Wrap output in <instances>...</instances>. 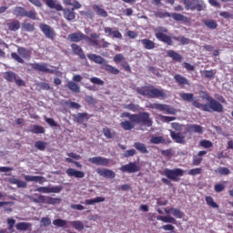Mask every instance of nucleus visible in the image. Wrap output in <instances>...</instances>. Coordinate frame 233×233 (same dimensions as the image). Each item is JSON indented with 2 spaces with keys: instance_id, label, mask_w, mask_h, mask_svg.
I'll return each instance as SVG.
<instances>
[{
  "instance_id": "obj_42",
  "label": "nucleus",
  "mask_w": 233,
  "mask_h": 233,
  "mask_svg": "<svg viewBox=\"0 0 233 233\" xmlns=\"http://www.w3.org/2000/svg\"><path fill=\"white\" fill-rule=\"evenodd\" d=\"M70 225H72L73 228L78 230L79 232L85 229V225L83 224V222H81V220L71 221Z\"/></svg>"
},
{
  "instance_id": "obj_53",
  "label": "nucleus",
  "mask_w": 233,
  "mask_h": 233,
  "mask_svg": "<svg viewBox=\"0 0 233 233\" xmlns=\"http://www.w3.org/2000/svg\"><path fill=\"white\" fill-rule=\"evenodd\" d=\"M65 105H66V106H69L70 108H74L75 110H79V108H81V105L77 104V102L66 100L65 102Z\"/></svg>"
},
{
  "instance_id": "obj_25",
  "label": "nucleus",
  "mask_w": 233,
  "mask_h": 233,
  "mask_svg": "<svg viewBox=\"0 0 233 233\" xmlns=\"http://www.w3.org/2000/svg\"><path fill=\"white\" fill-rule=\"evenodd\" d=\"M203 156H207V151H199L198 155L193 156V165L195 167H199L203 161Z\"/></svg>"
},
{
  "instance_id": "obj_50",
  "label": "nucleus",
  "mask_w": 233,
  "mask_h": 233,
  "mask_svg": "<svg viewBox=\"0 0 233 233\" xmlns=\"http://www.w3.org/2000/svg\"><path fill=\"white\" fill-rule=\"evenodd\" d=\"M155 15L158 17V19H165L167 17H171V14L164 11H157L155 12Z\"/></svg>"
},
{
  "instance_id": "obj_9",
  "label": "nucleus",
  "mask_w": 233,
  "mask_h": 233,
  "mask_svg": "<svg viewBox=\"0 0 233 233\" xmlns=\"http://www.w3.org/2000/svg\"><path fill=\"white\" fill-rule=\"evenodd\" d=\"M34 203H46L47 205H57V203H61V198H56L52 197H45L43 195H39L37 198H33Z\"/></svg>"
},
{
  "instance_id": "obj_51",
  "label": "nucleus",
  "mask_w": 233,
  "mask_h": 233,
  "mask_svg": "<svg viewBox=\"0 0 233 233\" xmlns=\"http://www.w3.org/2000/svg\"><path fill=\"white\" fill-rule=\"evenodd\" d=\"M167 106L165 104H152L150 108H155V110H159L160 112H165L167 110Z\"/></svg>"
},
{
  "instance_id": "obj_45",
  "label": "nucleus",
  "mask_w": 233,
  "mask_h": 233,
  "mask_svg": "<svg viewBox=\"0 0 233 233\" xmlns=\"http://www.w3.org/2000/svg\"><path fill=\"white\" fill-rule=\"evenodd\" d=\"M25 17H28L29 19H32V21H35V19H37V12H35V9L25 11Z\"/></svg>"
},
{
  "instance_id": "obj_47",
  "label": "nucleus",
  "mask_w": 233,
  "mask_h": 233,
  "mask_svg": "<svg viewBox=\"0 0 233 233\" xmlns=\"http://www.w3.org/2000/svg\"><path fill=\"white\" fill-rule=\"evenodd\" d=\"M194 8L198 12H203V10H206L207 5L203 0H198V3L196 5H194Z\"/></svg>"
},
{
  "instance_id": "obj_55",
  "label": "nucleus",
  "mask_w": 233,
  "mask_h": 233,
  "mask_svg": "<svg viewBox=\"0 0 233 233\" xmlns=\"http://www.w3.org/2000/svg\"><path fill=\"white\" fill-rule=\"evenodd\" d=\"M183 3L185 5L186 10H191L192 12H194V10H196V7H194L192 1L183 0Z\"/></svg>"
},
{
  "instance_id": "obj_48",
  "label": "nucleus",
  "mask_w": 233,
  "mask_h": 233,
  "mask_svg": "<svg viewBox=\"0 0 233 233\" xmlns=\"http://www.w3.org/2000/svg\"><path fill=\"white\" fill-rule=\"evenodd\" d=\"M46 145H48L46 142L41 140L35 143V147L37 148V150H40L41 152H44V150H46Z\"/></svg>"
},
{
  "instance_id": "obj_21",
  "label": "nucleus",
  "mask_w": 233,
  "mask_h": 233,
  "mask_svg": "<svg viewBox=\"0 0 233 233\" xmlns=\"http://www.w3.org/2000/svg\"><path fill=\"white\" fill-rule=\"evenodd\" d=\"M150 143L152 145H168L170 143H172V141L168 140L167 142V140H165V137L159 136H152L150 138Z\"/></svg>"
},
{
  "instance_id": "obj_6",
  "label": "nucleus",
  "mask_w": 233,
  "mask_h": 233,
  "mask_svg": "<svg viewBox=\"0 0 233 233\" xmlns=\"http://www.w3.org/2000/svg\"><path fill=\"white\" fill-rule=\"evenodd\" d=\"M167 34H168V28L160 26L156 29L155 35L158 41H161V43H165L168 46H172V37Z\"/></svg>"
},
{
  "instance_id": "obj_35",
  "label": "nucleus",
  "mask_w": 233,
  "mask_h": 233,
  "mask_svg": "<svg viewBox=\"0 0 233 233\" xmlns=\"http://www.w3.org/2000/svg\"><path fill=\"white\" fill-rule=\"evenodd\" d=\"M28 132H31V134H45L46 130L42 126L33 125L30 126Z\"/></svg>"
},
{
  "instance_id": "obj_33",
  "label": "nucleus",
  "mask_w": 233,
  "mask_h": 233,
  "mask_svg": "<svg viewBox=\"0 0 233 233\" xmlns=\"http://www.w3.org/2000/svg\"><path fill=\"white\" fill-rule=\"evenodd\" d=\"M171 17L174 21H182L183 23H190V18L179 14V13H172Z\"/></svg>"
},
{
  "instance_id": "obj_13",
  "label": "nucleus",
  "mask_w": 233,
  "mask_h": 233,
  "mask_svg": "<svg viewBox=\"0 0 233 233\" xmlns=\"http://www.w3.org/2000/svg\"><path fill=\"white\" fill-rule=\"evenodd\" d=\"M121 172H127V174H136V172H139L141 167L136 165V162H129L127 165H124L120 167Z\"/></svg>"
},
{
  "instance_id": "obj_43",
  "label": "nucleus",
  "mask_w": 233,
  "mask_h": 233,
  "mask_svg": "<svg viewBox=\"0 0 233 233\" xmlns=\"http://www.w3.org/2000/svg\"><path fill=\"white\" fill-rule=\"evenodd\" d=\"M103 201H105L104 197H96L93 199H86L84 203L85 205H95V203H103Z\"/></svg>"
},
{
  "instance_id": "obj_63",
  "label": "nucleus",
  "mask_w": 233,
  "mask_h": 233,
  "mask_svg": "<svg viewBox=\"0 0 233 233\" xmlns=\"http://www.w3.org/2000/svg\"><path fill=\"white\" fill-rule=\"evenodd\" d=\"M45 121H46V123H47V125H49V127H57V122H56V120H54V118H48V117L45 116Z\"/></svg>"
},
{
  "instance_id": "obj_19",
  "label": "nucleus",
  "mask_w": 233,
  "mask_h": 233,
  "mask_svg": "<svg viewBox=\"0 0 233 233\" xmlns=\"http://www.w3.org/2000/svg\"><path fill=\"white\" fill-rule=\"evenodd\" d=\"M66 174L69 176V177H76V178H83L85 177V172L76 170L75 168L69 167L66 170Z\"/></svg>"
},
{
  "instance_id": "obj_44",
  "label": "nucleus",
  "mask_w": 233,
  "mask_h": 233,
  "mask_svg": "<svg viewBox=\"0 0 233 233\" xmlns=\"http://www.w3.org/2000/svg\"><path fill=\"white\" fill-rule=\"evenodd\" d=\"M102 132H103L105 137H106V139H112V137H114V136H116V132L114 131L112 133V130L109 127L103 128Z\"/></svg>"
},
{
  "instance_id": "obj_56",
  "label": "nucleus",
  "mask_w": 233,
  "mask_h": 233,
  "mask_svg": "<svg viewBox=\"0 0 233 233\" xmlns=\"http://www.w3.org/2000/svg\"><path fill=\"white\" fill-rule=\"evenodd\" d=\"M89 81H91V83H93V85H99L100 86H103V85H105V81L101 80V78L98 77H91L89 79Z\"/></svg>"
},
{
  "instance_id": "obj_16",
  "label": "nucleus",
  "mask_w": 233,
  "mask_h": 233,
  "mask_svg": "<svg viewBox=\"0 0 233 233\" xmlns=\"http://www.w3.org/2000/svg\"><path fill=\"white\" fill-rule=\"evenodd\" d=\"M186 132H188L189 134H192V132L195 134H203L204 129L203 127L198 124H189L186 126Z\"/></svg>"
},
{
  "instance_id": "obj_36",
  "label": "nucleus",
  "mask_w": 233,
  "mask_h": 233,
  "mask_svg": "<svg viewBox=\"0 0 233 233\" xmlns=\"http://www.w3.org/2000/svg\"><path fill=\"white\" fill-rule=\"evenodd\" d=\"M157 219L158 221H163V223H173L174 225L177 223V220H176V218L171 216H158L157 217Z\"/></svg>"
},
{
  "instance_id": "obj_61",
  "label": "nucleus",
  "mask_w": 233,
  "mask_h": 233,
  "mask_svg": "<svg viewBox=\"0 0 233 233\" xmlns=\"http://www.w3.org/2000/svg\"><path fill=\"white\" fill-rule=\"evenodd\" d=\"M136 154H137L136 149L131 148L124 152V157H132V156H136Z\"/></svg>"
},
{
  "instance_id": "obj_60",
  "label": "nucleus",
  "mask_w": 233,
  "mask_h": 233,
  "mask_svg": "<svg viewBox=\"0 0 233 233\" xmlns=\"http://www.w3.org/2000/svg\"><path fill=\"white\" fill-rule=\"evenodd\" d=\"M218 174H220V176H228V174H230V169H228V167H219L218 169Z\"/></svg>"
},
{
  "instance_id": "obj_23",
  "label": "nucleus",
  "mask_w": 233,
  "mask_h": 233,
  "mask_svg": "<svg viewBox=\"0 0 233 233\" xmlns=\"http://www.w3.org/2000/svg\"><path fill=\"white\" fill-rule=\"evenodd\" d=\"M97 174L106 179H114L116 177V173L110 169H97Z\"/></svg>"
},
{
  "instance_id": "obj_27",
  "label": "nucleus",
  "mask_w": 233,
  "mask_h": 233,
  "mask_svg": "<svg viewBox=\"0 0 233 233\" xmlns=\"http://www.w3.org/2000/svg\"><path fill=\"white\" fill-rule=\"evenodd\" d=\"M202 23L209 30H216L218 26V22L213 19H204Z\"/></svg>"
},
{
  "instance_id": "obj_40",
  "label": "nucleus",
  "mask_w": 233,
  "mask_h": 233,
  "mask_svg": "<svg viewBox=\"0 0 233 233\" xmlns=\"http://www.w3.org/2000/svg\"><path fill=\"white\" fill-rule=\"evenodd\" d=\"M123 108L130 110V112H139L141 110V106L134 103L126 104L123 106Z\"/></svg>"
},
{
  "instance_id": "obj_15",
  "label": "nucleus",
  "mask_w": 233,
  "mask_h": 233,
  "mask_svg": "<svg viewBox=\"0 0 233 233\" xmlns=\"http://www.w3.org/2000/svg\"><path fill=\"white\" fill-rule=\"evenodd\" d=\"M68 41L71 43H79L83 39H86V35L82 32L72 33L67 36Z\"/></svg>"
},
{
  "instance_id": "obj_22",
  "label": "nucleus",
  "mask_w": 233,
  "mask_h": 233,
  "mask_svg": "<svg viewBox=\"0 0 233 233\" xmlns=\"http://www.w3.org/2000/svg\"><path fill=\"white\" fill-rule=\"evenodd\" d=\"M71 48L76 56H78L80 59H86V56H85V51L80 47L77 44H71Z\"/></svg>"
},
{
  "instance_id": "obj_39",
  "label": "nucleus",
  "mask_w": 233,
  "mask_h": 233,
  "mask_svg": "<svg viewBox=\"0 0 233 233\" xmlns=\"http://www.w3.org/2000/svg\"><path fill=\"white\" fill-rule=\"evenodd\" d=\"M92 8L96 13V15H99L100 17H108V13L98 5H94Z\"/></svg>"
},
{
  "instance_id": "obj_41",
  "label": "nucleus",
  "mask_w": 233,
  "mask_h": 233,
  "mask_svg": "<svg viewBox=\"0 0 233 233\" xmlns=\"http://www.w3.org/2000/svg\"><path fill=\"white\" fill-rule=\"evenodd\" d=\"M67 88L71 90V92H75V94H79V92H81V87H79L77 84L72 81L67 83Z\"/></svg>"
},
{
  "instance_id": "obj_24",
  "label": "nucleus",
  "mask_w": 233,
  "mask_h": 233,
  "mask_svg": "<svg viewBox=\"0 0 233 233\" xmlns=\"http://www.w3.org/2000/svg\"><path fill=\"white\" fill-rule=\"evenodd\" d=\"M46 6L51 9L56 10V12H61L63 10V5L57 3V0H46Z\"/></svg>"
},
{
  "instance_id": "obj_3",
  "label": "nucleus",
  "mask_w": 233,
  "mask_h": 233,
  "mask_svg": "<svg viewBox=\"0 0 233 233\" xmlns=\"http://www.w3.org/2000/svg\"><path fill=\"white\" fill-rule=\"evenodd\" d=\"M136 92H137L139 96H146L147 97H150V99H167L165 90L157 88L152 85L137 87Z\"/></svg>"
},
{
  "instance_id": "obj_20",
  "label": "nucleus",
  "mask_w": 233,
  "mask_h": 233,
  "mask_svg": "<svg viewBox=\"0 0 233 233\" xmlns=\"http://www.w3.org/2000/svg\"><path fill=\"white\" fill-rule=\"evenodd\" d=\"M170 136L175 143H179L180 145L185 144V137L183 136V133H176V131L170 130Z\"/></svg>"
},
{
  "instance_id": "obj_57",
  "label": "nucleus",
  "mask_w": 233,
  "mask_h": 233,
  "mask_svg": "<svg viewBox=\"0 0 233 233\" xmlns=\"http://www.w3.org/2000/svg\"><path fill=\"white\" fill-rule=\"evenodd\" d=\"M8 230L11 232H15L14 227H15V219L7 218Z\"/></svg>"
},
{
  "instance_id": "obj_10",
  "label": "nucleus",
  "mask_w": 233,
  "mask_h": 233,
  "mask_svg": "<svg viewBox=\"0 0 233 233\" xmlns=\"http://www.w3.org/2000/svg\"><path fill=\"white\" fill-rule=\"evenodd\" d=\"M39 28L47 39H51L52 41H54V39L56 38V31L54 30V28H52V26L46 24H40Z\"/></svg>"
},
{
  "instance_id": "obj_29",
  "label": "nucleus",
  "mask_w": 233,
  "mask_h": 233,
  "mask_svg": "<svg viewBox=\"0 0 233 233\" xmlns=\"http://www.w3.org/2000/svg\"><path fill=\"white\" fill-rule=\"evenodd\" d=\"M61 12H64V17L67 21H74L76 19V12L73 9L65 8L62 9Z\"/></svg>"
},
{
  "instance_id": "obj_49",
  "label": "nucleus",
  "mask_w": 233,
  "mask_h": 233,
  "mask_svg": "<svg viewBox=\"0 0 233 233\" xmlns=\"http://www.w3.org/2000/svg\"><path fill=\"white\" fill-rule=\"evenodd\" d=\"M22 28L23 30H25V32H34L35 30L34 24H30V23H23Z\"/></svg>"
},
{
  "instance_id": "obj_37",
  "label": "nucleus",
  "mask_w": 233,
  "mask_h": 233,
  "mask_svg": "<svg viewBox=\"0 0 233 233\" xmlns=\"http://www.w3.org/2000/svg\"><path fill=\"white\" fill-rule=\"evenodd\" d=\"M12 13L15 15V17H25L26 9H25V7L15 6Z\"/></svg>"
},
{
  "instance_id": "obj_11",
  "label": "nucleus",
  "mask_w": 233,
  "mask_h": 233,
  "mask_svg": "<svg viewBox=\"0 0 233 233\" xmlns=\"http://www.w3.org/2000/svg\"><path fill=\"white\" fill-rule=\"evenodd\" d=\"M28 66L31 70H35V72H44L45 74H50L51 72L46 63H29Z\"/></svg>"
},
{
  "instance_id": "obj_14",
  "label": "nucleus",
  "mask_w": 233,
  "mask_h": 233,
  "mask_svg": "<svg viewBox=\"0 0 233 233\" xmlns=\"http://www.w3.org/2000/svg\"><path fill=\"white\" fill-rule=\"evenodd\" d=\"M61 190H63V187H61V186H55L52 187H40L35 189L36 192H41L42 194H59Z\"/></svg>"
},
{
  "instance_id": "obj_5",
  "label": "nucleus",
  "mask_w": 233,
  "mask_h": 233,
  "mask_svg": "<svg viewBox=\"0 0 233 233\" xmlns=\"http://www.w3.org/2000/svg\"><path fill=\"white\" fill-rule=\"evenodd\" d=\"M11 57L16 63H20V65H25V59H30L32 57V51L26 49L25 47H17V53H11Z\"/></svg>"
},
{
  "instance_id": "obj_8",
  "label": "nucleus",
  "mask_w": 233,
  "mask_h": 233,
  "mask_svg": "<svg viewBox=\"0 0 233 233\" xmlns=\"http://www.w3.org/2000/svg\"><path fill=\"white\" fill-rule=\"evenodd\" d=\"M184 174H185V170L181 168H174V169L166 168L164 170V176H166L167 179H171V181H179V177H183Z\"/></svg>"
},
{
  "instance_id": "obj_17",
  "label": "nucleus",
  "mask_w": 233,
  "mask_h": 233,
  "mask_svg": "<svg viewBox=\"0 0 233 233\" xmlns=\"http://www.w3.org/2000/svg\"><path fill=\"white\" fill-rule=\"evenodd\" d=\"M88 119H90V117H88V113H77L73 115V121L78 123V125H83V123L88 121Z\"/></svg>"
},
{
  "instance_id": "obj_31",
  "label": "nucleus",
  "mask_w": 233,
  "mask_h": 233,
  "mask_svg": "<svg viewBox=\"0 0 233 233\" xmlns=\"http://www.w3.org/2000/svg\"><path fill=\"white\" fill-rule=\"evenodd\" d=\"M24 177L26 181H34L35 183H39L40 185H43L46 181L45 178L40 176L25 175Z\"/></svg>"
},
{
  "instance_id": "obj_59",
  "label": "nucleus",
  "mask_w": 233,
  "mask_h": 233,
  "mask_svg": "<svg viewBox=\"0 0 233 233\" xmlns=\"http://www.w3.org/2000/svg\"><path fill=\"white\" fill-rule=\"evenodd\" d=\"M199 145L203 148H212V147H213V144L210 140H202V141H200Z\"/></svg>"
},
{
  "instance_id": "obj_58",
  "label": "nucleus",
  "mask_w": 233,
  "mask_h": 233,
  "mask_svg": "<svg viewBox=\"0 0 233 233\" xmlns=\"http://www.w3.org/2000/svg\"><path fill=\"white\" fill-rule=\"evenodd\" d=\"M204 76L207 77V79H210L216 76V69H211V70H205L204 71Z\"/></svg>"
},
{
  "instance_id": "obj_38",
  "label": "nucleus",
  "mask_w": 233,
  "mask_h": 233,
  "mask_svg": "<svg viewBox=\"0 0 233 233\" xmlns=\"http://www.w3.org/2000/svg\"><path fill=\"white\" fill-rule=\"evenodd\" d=\"M15 228L19 232H23L28 230V228H32V224L30 222H19L15 225Z\"/></svg>"
},
{
  "instance_id": "obj_1",
  "label": "nucleus",
  "mask_w": 233,
  "mask_h": 233,
  "mask_svg": "<svg viewBox=\"0 0 233 233\" xmlns=\"http://www.w3.org/2000/svg\"><path fill=\"white\" fill-rule=\"evenodd\" d=\"M204 96H202L203 99H206V101H208L209 104H201L198 100H194V94L192 93H181L180 97L183 99V101H188L189 103H192V105L195 106V108H199V110H203V112H218V114H221L223 112L224 107L219 101L214 99L208 93L203 92Z\"/></svg>"
},
{
  "instance_id": "obj_18",
  "label": "nucleus",
  "mask_w": 233,
  "mask_h": 233,
  "mask_svg": "<svg viewBox=\"0 0 233 233\" xmlns=\"http://www.w3.org/2000/svg\"><path fill=\"white\" fill-rule=\"evenodd\" d=\"M6 26L9 32H17L21 28V22L17 19H13L6 23Z\"/></svg>"
},
{
  "instance_id": "obj_26",
  "label": "nucleus",
  "mask_w": 233,
  "mask_h": 233,
  "mask_svg": "<svg viewBox=\"0 0 233 233\" xmlns=\"http://www.w3.org/2000/svg\"><path fill=\"white\" fill-rule=\"evenodd\" d=\"M165 212H166V214L172 213V216H174L177 219H182V218L185 216V213H183V211L179 210L178 208H171L169 209L165 208Z\"/></svg>"
},
{
  "instance_id": "obj_32",
  "label": "nucleus",
  "mask_w": 233,
  "mask_h": 233,
  "mask_svg": "<svg viewBox=\"0 0 233 233\" xmlns=\"http://www.w3.org/2000/svg\"><path fill=\"white\" fill-rule=\"evenodd\" d=\"M167 56H168V57H171V59H173V61H176L177 63H181V61H183V56L174 50H168Z\"/></svg>"
},
{
  "instance_id": "obj_30",
  "label": "nucleus",
  "mask_w": 233,
  "mask_h": 233,
  "mask_svg": "<svg viewBox=\"0 0 233 233\" xmlns=\"http://www.w3.org/2000/svg\"><path fill=\"white\" fill-rule=\"evenodd\" d=\"M140 43H142L146 50H154V48H156V43L150 39H142L140 40Z\"/></svg>"
},
{
  "instance_id": "obj_12",
  "label": "nucleus",
  "mask_w": 233,
  "mask_h": 233,
  "mask_svg": "<svg viewBox=\"0 0 233 233\" xmlns=\"http://www.w3.org/2000/svg\"><path fill=\"white\" fill-rule=\"evenodd\" d=\"M89 163L96 165L97 167H108L110 165V159L103 157H93L88 158Z\"/></svg>"
},
{
  "instance_id": "obj_64",
  "label": "nucleus",
  "mask_w": 233,
  "mask_h": 233,
  "mask_svg": "<svg viewBox=\"0 0 233 233\" xmlns=\"http://www.w3.org/2000/svg\"><path fill=\"white\" fill-rule=\"evenodd\" d=\"M215 192H223L225 190V185L221 183H218L214 186Z\"/></svg>"
},
{
  "instance_id": "obj_52",
  "label": "nucleus",
  "mask_w": 233,
  "mask_h": 233,
  "mask_svg": "<svg viewBox=\"0 0 233 233\" xmlns=\"http://www.w3.org/2000/svg\"><path fill=\"white\" fill-rule=\"evenodd\" d=\"M53 225H55V227L65 228V227H66L67 222H66V220L57 218L53 221Z\"/></svg>"
},
{
  "instance_id": "obj_54",
  "label": "nucleus",
  "mask_w": 233,
  "mask_h": 233,
  "mask_svg": "<svg viewBox=\"0 0 233 233\" xmlns=\"http://www.w3.org/2000/svg\"><path fill=\"white\" fill-rule=\"evenodd\" d=\"M183 127H185V125L179 124L177 122L171 123V128L176 130V132H181V130H183Z\"/></svg>"
},
{
  "instance_id": "obj_28",
  "label": "nucleus",
  "mask_w": 233,
  "mask_h": 233,
  "mask_svg": "<svg viewBox=\"0 0 233 233\" xmlns=\"http://www.w3.org/2000/svg\"><path fill=\"white\" fill-rule=\"evenodd\" d=\"M174 80L176 81V83H177V85H179V86H185L186 85H190L187 77L179 74H177L174 76Z\"/></svg>"
},
{
  "instance_id": "obj_2",
  "label": "nucleus",
  "mask_w": 233,
  "mask_h": 233,
  "mask_svg": "<svg viewBox=\"0 0 233 233\" xmlns=\"http://www.w3.org/2000/svg\"><path fill=\"white\" fill-rule=\"evenodd\" d=\"M120 117H128L129 120H124L120 123L123 130H134L136 125H141L142 127H150L154 125V121L150 118V113L140 112L138 114H131L129 112H123L120 114Z\"/></svg>"
},
{
  "instance_id": "obj_4",
  "label": "nucleus",
  "mask_w": 233,
  "mask_h": 233,
  "mask_svg": "<svg viewBox=\"0 0 233 233\" xmlns=\"http://www.w3.org/2000/svg\"><path fill=\"white\" fill-rule=\"evenodd\" d=\"M87 57L89 60L93 61V63H96V65H102V70H106V72H108V74H113V76H117L119 74V69L114 67L111 65H108L106 60L101 56L96 54H88Z\"/></svg>"
},
{
  "instance_id": "obj_34",
  "label": "nucleus",
  "mask_w": 233,
  "mask_h": 233,
  "mask_svg": "<svg viewBox=\"0 0 233 233\" xmlns=\"http://www.w3.org/2000/svg\"><path fill=\"white\" fill-rule=\"evenodd\" d=\"M134 148L140 152V154H148V149L147 148V145L141 142H135L133 145Z\"/></svg>"
},
{
  "instance_id": "obj_46",
  "label": "nucleus",
  "mask_w": 233,
  "mask_h": 233,
  "mask_svg": "<svg viewBox=\"0 0 233 233\" xmlns=\"http://www.w3.org/2000/svg\"><path fill=\"white\" fill-rule=\"evenodd\" d=\"M206 203L208 207H212V208H219V205L214 201L212 197H206Z\"/></svg>"
},
{
  "instance_id": "obj_62",
  "label": "nucleus",
  "mask_w": 233,
  "mask_h": 233,
  "mask_svg": "<svg viewBox=\"0 0 233 233\" xmlns=\"http://www.w3.org/2000/svg\"><path fill=\"white\" fill-rule=\"evenodd\" d=\"M86 41H87V43H89V45L92 46H99V41L96 40L95 38L86 36Z\"/></svg>"
},
{
  "instance_id": "obj_7",
  "label": "nucleus",
  "mask_w": 233,
  "mask_h": 233,
  "mask_svg": "<svg viewBox=\"0 0 233 233\" xmlns=\"http://www.w3.org/2000/svg\"><path fill=\"white\" fill-rule=\"evenodd\" d=\"M4 79L8 83H15L16 86H26L25 80L19 78V76L12 71H6L3 75Z\"/></svg>"
}]
</instances>
